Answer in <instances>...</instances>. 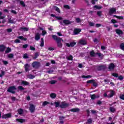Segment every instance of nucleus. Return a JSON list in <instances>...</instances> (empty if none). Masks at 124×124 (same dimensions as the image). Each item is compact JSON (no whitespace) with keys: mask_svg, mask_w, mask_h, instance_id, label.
I'll return each mask as SVG.
<instances>
[{"mask_svg":"<svg viewBox=\"0 0 124 124\" xmlns=\"http://www.w3.org/2000/svg\"><path fill=\"white\" fill-rule=\"evenodd\" d=\"M52 38L54 39V40H56L57 44V47H58V48H62V41H63L62 39L58 37V36L56 35H53Z\"/></svg>","mask_w":124,"mask_h":124,"instance_id":"1","label":"nucleus"},{"mask_svg":"<svg viewBox=\"0 0 124 124\" xmlns=\"http://www.w3.org/2000/svg\"><path fill=\"white\" fill-rule=\"evenodd\" d=\"M16 90H17L16 87L12 86L8 88V90H7V92H8V93H11L14 94L16 93V92H15Z\"/></svg>","mask_w":124,"mask_h":124,"instance_id":"2","label":"nucleus"},{"mask_svg":"<svg viewBox=\"0 0 124 124\" xmlns=\"http://www.w3.org/2000/svg\"><path fill=\"white\" fill-rule=\"evenodd\" d=\"M69 106V104L65 102H62L60 103V107L62 108V109H64V108H67Z\"/></svg>","mask_w":124,"mask_h":124,"instance_id":"3","label":"nucleus"},{"mask_svg":"<svg viewBox=\"0 0 124 124\" xmlns=\"http://www.w3.org/2000/svg\"><path fill=\"white\" fill-rule=\"evenodd\" d=\"M106 68V65H99L97 66V70L98 71H104Z\"/></svg>","mask_w":124,"mask_h":124,"instance_id":"4","label":"nucleus"},{"mask_svg":"<svg viewBox=\"0 0 124 124\" xmlns=\"http://www.w3.org/2000/svg\"><path fill=\"white\" fill-rule=\"evenodd\" d=\"M61 25L62 26H67V25H70L71 24V22L69 21L68 19H65L62 21V22H60Z\"/></svg>","mask_w":124,"mask_h":124,"instance_id":"5","label":"nucleus"},{"mask_svg":"<svg viewBox=\"0 0 124 124\" xmlns=\"http://www.w3.org/2000/svg\"><path fill=\"white\" fill-rule=\"evenodd\" d=\"M30 67H31V65L29 63H26L24 64V68L25 72H29L30 71Z\"/></svg>","mask_w":124,"mask_h":124,"instance_id":"6","label":"nucleus"},{"mask_svg":"<svg viewBox=\"0 0 124 124\" xmlns=\"http://www.w3.org/2000/svg\"><path fill=\"white\" fill-rule=\"evenodd\" d=\"M76 44V42H71L70 44L68 43H66V46L67 47H74L75 46V45Z\"/></svg>","mask_w":124,"mask_h":124,"instance_id":"7","label":"nucleus"},{"mask_svg":"<svg viewBox=\"0 0 124 124\" xmlns=\"http://www.w3.org/2000/svg\"><path fill=\"white\" fill-rule=\"evenodd\" d=\"M11 117H12L11 113L4 114L1 116L2 119H8L9 118H11Z\"/></svg>","mask_w":124,"mask_h":124,"instance_id":"8","label":"nucleus"},{"mask_svg":"<svg viewBox=\"0 0 124 124\" xmlns=\"http://www.w3.org/2000/svg\"><path fill=\"white\" fill-rule=\"evenodd\" d=\"M108 69L109 71H112L115 69V64L113 63H111L108 66Z\"/></svg>","mask_w":124,"mask_h":124,"instance_id":"9","label":"nucleus"},{"mask_svg":"<svg viewBox=\"0 0 124 124\" xmlns=\"http://www.w3.org/2000/svg\"><path fill=\"white\" fill-rule=\"evenodd\" d=\"M40 39V33L39 32H37L35 33V40L36 41H38Z\"/></svg>","mask_w":124,"mask_h":124,"instance_id":"10","label":"nucleus"},{"mask_svg":"<svg viewBox=\"0 0 124 124\" xmlns=\"http://www.w3.org/2000/svg\"><path fill=\"white\" fill-rule=\"evenodd\" d=\"M32 66L33 68L36 67V68H37V67H39V62H33L32 63Z\"/></svg>","mask_w":124,"mask_h":124,"instance_id":"11","label":"nucleus"},{"mask_svg":"<svg viewBox=\"0 0 124 124\" xmlns=\"http://www.w3.org/2000/svg\"><path fill=\"white\" fill-rule=\"evenodd\" d=\"M116 9L115 8H111L109 9V15H112V14H114V13H116Z\"/></svg>","mask_w":124,"mask_h":124,"instance_id":"12","label":"nucleus"},{"mask_svg":"<svg viewBox=\"0 0 124 124\" xmlns=\"http://www.w3.org/2000/svg\"><path fill=\"white\" fill-rule=\"evenodd\" d=\"M29 109L31 113H33L35 110V107L33 105H31Z\"/></svg>","mask_w":124,"mask_h":124,"instance_id":"13","label":"nucleus"},{"mask_svg":"<svg viewBox=\"0 0 124 124\" xmlns=\"http://www.w3.org/2000/svg\"><path fill=\"white\" fill-rule=\"evenodd\" d=\"M114 95H115V92L113 91H111L109 92V93L108 95V98L113 97V96H114Z\"/></svg>","mask_w":124,"mask_h":124,"instance_id":"14","label":"nucleus"},{"mask_svg":"<svg viewBox=\"0 0 124 124\" xmlns=\"http://www.w3.org/2000/svg\"><path fill=\"white\" fill-rule=\"evenodd\" d=\"M78 43L81 45H87V41L86 40H80Z\"/></svg>","mask_w":124,"mask_h":124,"instance_id":"15","label":"nucleus"},{"mask_svg":"<svg viewBox=\"0 0 124 124\" xmlns=\"http://www.w3.org/2000/svg\"><path fill=\"white\" fill-rule=\"evenodd\" d=\"M5 49H6L5 46L3 45H0V52H4V51L5 50Z\"/></svg>","mask_w":124,"mask_h":124,"instance_id":"16","label":"nucleus"},{"mask_svg":"<svg viewBox=\"0 0 124 124\" xmlns=\"http://www.w3.org/2000/svg\"><path fill=\"white\" fill-rule=\"evenodd\" d=\"M115 31L117 34H119V35L124 34V32L121 29H116Z\"/></svg>","mask_w":124,"mask_h":124,"instance_id":"17","label":"nucleus"},{"mask_svg":"<svg viewBox=\"0 0 124 124\" xmlns=\"http://www.w3.org/2000/svg\"><path fill=\"white\" fill-rule=\"evenodd\" d=\"M79 32H81V29H75L74 30V34H78Z\"/></svg>","mask_w":124,"mask_h":124,"instance_id":"18","label":"nucleus"},{"mask_svg":"<svg viewBox=\"0 0 124 124\" xmlns=\"http://www.w3.org/2000/svg\"><path fill=\"white\" fill-rule=\"evenodd\" d=\"M16 122H18V123H21V124H23L26 122V120L23 119H16Z\"/></svg>","mask_w":124,"mask_h":124,"instance_id":"19","label":"nucleus"},{"mask_svg":"<svg viewBox=\"0 0 124 124\" xmlns=\"http://www.w3.org/2000/svg\"><path fill=\"white\" fill-rule=\"evenodd\" d=\"M20 31H29V28L27 27H20Z\"/></svg>","mask_w":124,"mask_h":124,"instance_id":"20","label":"nucleus"},{"mask_svg":"<svg viewBox=\"0 0 124 124\" xmlns=\"http://www.w3.org/2000/svg\"><path fill=\"white\" fill-rule=\"evenodd\" d=\"M17 112L19 115H23V114H24V109L22 108L18 109Z\"/></svg>","mask_w":124,"mask_h":124,"instance_id":"21","label":"nucleus"},{"mask_svg":"<svg viewBox=\"0 0 124 124\" xmlns=\"http://www.w3.org/2000/svg\"><path fill=\"white\" fill-rule=\"evenodd\" d=\"M109 111L111 113H115V112H116V108L114 107H110L109 108Z\"/></svg>","mask_w":124,"mask_h":124,"instance_id":"22","label":"nucleus"},{"mask_svg":"<svg viewBox=\"0 0 124 124\" xmlns=\"http://www.w3.org/2000/svg\"><path fill=\"white\" fill-rule=\"evenodd\" d=\"M90 55L91 57H95V53L94 52V50H92L90 52Z\"/></svg>","mask_w":124,"mask_h":124,"instance_id":"23","label":"nucleus"},{"mask_svg":"<svg viewBox=\"0 0 124 124\" xmlns=\"http://www.w3.org/2000/svg\"><path fill=\"white\" fill-rule=\"evenodd\" d=\"M51 98L55 99L57 97V94L55 93H51L50 95Z\"/></svg>","mask_w":124,"mask_h":124,"instance_id":"24","label":"nucleus"},{"mask_svg":"<svg viewBox=\"0 0 124 124\" xmlns=\"http://www.w3.org/2000/svg\"><path fill=\"white\" fill-rule=\"evenodd\" d=\"M19 39H21V40H23L24 41H27V38L24 37L23 36H20L17 37Z\"/></svg>","mask_w":124,"mask_h":124,"instance_id":"25","label":"nucleus"},{"mask_svg":"<svg viewBox=\"0 0 124 124\" xmlns=\"http://www.w3.org/2000/svg\"><path fill=\"white\" fill-rule=\"evenodd\" d=\"M41 44H40V46L41 47H43L44 46V39L43 38H41Z\"/></svg>","mask_w":124,"mask_h":124,"instance_id":"26","label":"nucleus"},{"mask_svg":"<svg viewBox=\"0 0 124 124\" xmlns=\"http://www.w3.org/2000/svg\"><path fill=\"white\" fill-rule=\"evenodd\" d=\"M71 112H79L80 111V109L79 108H72L70 110Z\"/></svg>","mask_w":124,"mask_h":124,"instance_id":"27","label":"nucleus"},{"mask_svg":"<svg viewBox=\"0 0 124 124\" xmlns=\"http://www.w3.org/2000/svg\"><path fill=\"white\" fill-rule=\"evenodd\" d=\"M38 57H39V53H38V52H35L34 54V57H33V59L35 60V59H37V58H38Z\"/></svg>","mask_w":124,"mask_h":124,"instance_id":"28","label":"nucleus"},{"mask_svg":"<svg viewBox=\"0 0 124 124\" xmlns=\"http://www.w3.org/2000/svg\"><path fill=\"white\" fill-rule=\"evenodd\" d=\"M10 52H11V48L10 47H7L5 51V54H8Z\"/></svg>","mask_w":124,"mask_h":124,"instance_id":"29","label":"nucleus"},{"mask_svg":"<svg viewBox=\"0 0 124 124\" xmlns=\"http://www.w3.org/2000/svg\"><path fill=\"white\" fill-rule=\"evenodd\" d=\"M18 90H19L20 92H22L23 91H24V90H26V88H24L23 87V86H19L18 87Z\"/></svg>","mask_w":124,"mask_h":124,"instance_id":"30","label":"nucleus"},{"mask_svg":"<svg viewBox=\"0 0 124 124\" xmlns=\"http://www.w3.org/2000/svg\"><path fill=\"white\" fill-rule=\"evenodd\" d=\"M8 58H9V59H13L14 58V55L12 53H10L8 55Z\"/></svg>","mask_w":124,"mask_h":124,"instance_id":"31","label":"nucleus"},{"mask_svg":"<svg viewBox=\"0 0 124 124\" xmlns=\"http://www.w3.org/2000/svg\"><path fill=\"white\" fill-rule=\"evenodd\" d=\"M54 104H55V107L57 108V107H60V105H61V104L59 102H55Z\"/></svg>","mask_w":124,"mask_h":124,"instance_id":"32","label":"nucleus"},{"mask_svg":"<svg viewBox=\"0 0 124 124\" xmlns=\"http://www.w3.org/2000/svg\"><path fill=\"white\" fill-rule=\"evenodd\" d=\"M94 8H95L96 9H98V10H100L102 8V6H98V5H95L94 6Z\"/></svg>","mask_w":124,"mask_h":124,"instance_id":"33","label":"nucleus"},{"mask_svg":"<svg viewBox=\"0 0 124 124\" xmlns=\"http://www.w3.org/2000/svg\"><path fill=\"white\" fill-rule=\"evenodd\" d=\"M92 123H93V120H92V119H89L87 120V122H86V124H92Z\"/></svg>","mask_w":124,"mask_h":124,"instance_id":"34","label":"nucleus"},{"mask_svg":"<svg viewBox=\"0 0 124 124\" xmlns=\"http://www.w3.org/2000/svg\"><path fill=\"white\" fill-rule=\"evenodd\" d=\"M54 8H55V11H57V12H58V13H61V10H60V8L57 6H55Z\"/></svg>","mask_w":124,"mask_h":124,"instance_id":"35","label":"nucleus"},{"mask_svg":"<svg viewBox=\"0 0 124 124\" xmlns=\"http://www.w3.org/2000/svg\"><path fill=\"white\" fill-rule=\"evenodd\" d=\"M82 78H92V76L91 75H87V76H82Z\"/></svg>","mask_w":124,"mask_h":124,"instance_id":"36","label":"nucleus"},{"mask_svg":"<svg viewBox=\"0 0 124 124\" xmlns=\"http://www.w3.org/2000/svg\"><path fill=\"white\" fill-rule=\"evenodd\" d=\"M102 13V12L100 11H98L97 12V15L99 16V17H101V14Z\"/></svg>","mask_w":124,"mask_h":124,"instance_id":"37","label":"nucleus"},{"mask_svg":"<svg viewBox=\"0 0 124 124\" xmlns=\"http://www.w3.org/2000/svg\"><path fill=\"white\" fill-rule=\"evenodd\" d=\"M20 3L23 7H26V4H25V2H24V1H20Z\"/></svg>","mask_w":124,"mask_h":124,"instance_id":"38","label":"nucleus"},{"mask_svg":"<svg viewBox=\"0 0 124 124\" xmlns=\"http://www.w3.org/2000/svg\"><path fill=\"white\" fill-rule=\"evenodd\" d=\"M120 48L121 49V50H123V51H124V43H121L120 44Z\"/></svg>","mask_w":124,"mask_h":124,"instance_id":"39","label":"nucleus"},{"mask_svg":"<svg viewBox=\"0 0 124 124\" xmlns=\"http://www.w3.org/2000/svg\"><path fill=\"white\" fill-rule=\"evenodd\" d=\"M22 84L23 85H24L25 86H28V85H29V82H28L27 81H22Z\"/></svg>","mask_w":124,"mask_h":124,"instance_id":"40","label":"nucleus"},{"mask_svg":"<svg viewBox=\"0 0 124 124\" xmlns=\"http://www.w3.org/2000/svg\"><path fill=\"white\" fill-rule=\"evenodd\" d=\"M112 76L116 78H118V77H119V75L117 73H112Z\"/></svg>","mask_w":124,"mask_h":124,"instance_id":"41","label":"nucleus"},{"mask_svg":"<svg viewBox=\"0 0 124 124\" xmlns=\"http://www.w3.org/2000/svg\"><path fill=\"white\" fill-rule=\"evenodd\" d=\"M93 81H94L93 79L89 80H88V81H87V83L88 84H93Z\"/></svg>","mask_w":124,"mask_h":124,"instance_id":"42","label":"nucleus"},{"mask_svg":"<svg viewBox=\"0 0 124 124\" xmlns=\"http://www.w3.org/2000/svg\"><path fill=\"white\" fill-rule=\"evenodd\" d=\"M93 85V87H97V82L94 80Z\"/></svg>","mask_w":124,"mask_h":124,"instance_id":"43","label":"nucleus"},{"mask_svg":"<svg viewBox=\"0 0 124 124\" xmlns=\"http://www.w3.org/2000/svg\"><path fill=\"white\" fill-rule=\"evenodd\" d=\"M50 103L47 102V101H45L43 103V106H46V105H48V104H49Z\"/></svg>","mask_w":124,"mask_h":124,"instance_id":"44","label":"nucleus"},{"mask_svg":"<svg viewBox=\"0 0 124 124\" xmlns=\"http://www.w3.org/2000/svg\"><path fill=\"white\" fill-rule=\"evenodd\" d=\"M63 7L66 9H70V7L68 5H64Z\"/></svg>","mask_w":124,"mask_h":124,"instance_id":"45","label":"nucleus"},{"mask_svg":"<svg viewBox=\"0 0 124 124\" xmlns=\"http://www.w3.org/2000/svg\"><path fill=\"white\" fill-rule=\"evenodd\" d=\"M56 83H57V81L56 80H51L49 81V83L51 85H54V84H56Z\"/></svg>","mask_w":124,"mask_h":124,"instance_id":"46","label":"nucleus"},{"mask_svg":"<svg viewBox=\"0 0 124 124\" xmlns=\"http://www.w3.org/2000/svg\"><path fill=\"white\" fill-rule=\"evenodd\" d=\"M67 60H68V61H72V60H73V57L72 56V55L69 56Z\"/></svg>","mask_w":124,"mask_h":124,"instance_id":"47","label":"nucleus"},{"mask_svg":"<svg viewBox=\"0 0 124 124\" xmlns=\"http://www.w3.org/2000/svg\"><path fill=\"white\" fill-rule=\"evenodd\" d=\"M28 47H29V45L28 44L23 45L22 46V48L23 49H26V48H28Z\"/></svg>","mask_w":124,"mask_h":124,"instance_id":"48","label":"nucleus"},{"mask_svg":"<svg viewBox=\"0 0 124 124\" xmlns=\"http://www.w3.org/2000/svg\"><path fill=\"white\" fill-rule=\"evenodd\" d=\"M45 34H47V31H46L45 30H43L42 32V35L44 36V35H45Z\"/></svg>","mask_w":124,"mask_h":124,"instance_id":"49","label":"nucleus"},{"mask_svg":"<svg viewBox=\"0 0 124 124\" xmlns=\"http://www.w3.org/2000/svg\"><path fill=\"white\" fill-rule=\"evenodd\" d=\"M8 23L9 24H13L14 23V21L11 18H10L8 19Z\"/></svg>","mask_w":124,"mask_h":124,"instance_id":"50","label":"nucleus"},{"mask_svg":"<svg viewBox=\"0 0 124 124\" xmlns=\"http://www.w3.org/2000/svg\"><path fill=\"white\" fill-rule=\"evenodd\" d=\"M111 22L112 24H117V20H116L115 19H111Z\"/></svg>","mask_w":124,"mask_h":124,"instance_id":"51","label":"nucleus"},{"mask_svg":"<svg viewBox=\"0 0 124 124\" xmlns=\"http://www.w3.org/2000/svg\"><path fill=\"white\" fill-rule=\"evenodd\" d=\"M89 24L90 27H93V26H94V23L93 22H89Z\"/></svg>","mask_w":124,"mask_h":124,"instance_id":"52","label":"nucleus"},{"mask_svg":"<svg viewBox=\"0 0 124 124\" xmlns=\"http://www.w3.org/2000/svg\"><path fill=\"white\" fill-rule=\"evenodd\" d=\"M15 43H21V41L19 39H16L14 41Z\"/></svg>","mask_w":124,"mask_h":124,"instance_id":"53","label":"nucleus"},{"mask_svg":"<svg viewBox=\"0 0 124 124\" xmlns=\"http://www.w3.org/2000/svg\"><path fill=\"white\" fill-rule=\"evenodd\" d=\"M24 59H29V56H28V54L27 53L24 54L23 55Z\"/></svg>","mask_w":124,"mask_h":124,"instance_id":"54","label":"nucleus"},{"mask_svg":"<svg viewBox=\"0 0 124 124\" xmlns=\"http://www.w3.org/2000/svg\"><path fill=\"white\" fill-rule=\"evenodd\" d=\"M96 97L95 96V94H93V95H91V99L92 100L95 99Z\"/></svg>","mask_w":124,"mask_h":124,"instance_id":"55","label":"nucleus"},{"mask_svg":"<svg viewBox=\"0 0 124 124\" xmlns=\"http://www.w3.org/2000/svg\"><path fill=\"white\" fill-rule=\"evenodd\" d=\"M64 119H65V117H64V116H60V117H59V120L60 121H62V120H64Z\"/></svg>","mask_w":124,"mask_h":124,"instance_id":"56","label":"nucleus"},{"mask_svg":"<svg viewBox=\"0 0 124 124\" xmlns=\"http://www.w3.org/2000/svg\"><path fill=\"white\" fill-rule=\"evenodd\" d=\"M98 0H92L91 2L92 3V4H95V2H96V1H98Z\"/></svg>","mask_w":124,"mask_h":124,"instance_id":"57","label":"nucleus"},{"mask_svg":"<svg viewBox=\"0 0 124 124\" xmlns=\"http://www.w3.org/2000/svg\"><path fill=\"white\" fill-rule=\"evenodd\" d=\"M30 50L31 51H34L35 50V48L31 46H30Z\"/></svg>","mask_w":124,"mask_h":124,"instance_id":"58","label":"nucleus"},{"mask_svg":"<svg viewBox=\"0 0 124 124\" xmlns=\"http://www.w3.org/2000/svg\"><path fill=\"white\" fill-rule=\"evenodd\" d=\"M120 98L122 99V100H124V94L120 95Z\"/></svg>","mask_w":124,"mask_h":124,"instance_id":"59","label":"nucleus"},{"mask_svg":"<svg viewBox=\"0 0 124 124\" xmlns=\"http://www.w3.org/2000/svg\"><path fill=\"white\" fill-rule=\"evenodd\" d=\"M76 21L77 22V23H80L81 19H80V18H77L76 19Z\"/></svg>","mask_w":124,"mask_h":124,"instance_id":"60","label":"nucleus"},{"mask_svg":"<svg viewBox=\"0 0 124 124\" xmlns=\"http://www.w3.org/2000/svg\"><path fill=\"white\" fill-rule=\"evenodd\" d=\"M4 71H1V74H0V77H2L4 75Z\"/></svg>","mask_w":124,"mask_h":124,"instance_id":"61","label":"nucleus"},{"mask_svg":"<svg viewBox=\"0 0 124 124\" xmlns=\"http://www.w3.org/2000/svg\"><path fill=\"white\" fill-rule=\"evenodd\" d=\"M11 13H13L14 14H15V15H16V14H17V12H16V11L14 10H12L11 11Z\"/></svg>","mask_w":124,"mask_h":124,"instance_id":"62","label":"nucleus"},{"mask_svg":"<svg viewBox=\"0 0 124 124\" xmlns=\"http://www.w3.org/2000/svg\"><path fill=\"white\" fill-rule=\"evenodd\" d=\"M56 18L57 19V20H62V17L61 16H56Z\"/></svg>","mask_w":124,"mask_h":124,"instance_id":"63","label":"nucleus"},{"mask_svg":"<svg viewBox=\"0 0 124 124\" xmlns=\"http://www.w3.org/2000/svg\"><path fill=\"white\" fill-rule=\"evenodd\" d=\"M93 41L95 43H98V40L96 38L94 39Z\"/></svg>","mask_w":124,"mask_h":124,"instance_id":"64","label":"nucleus"}]
</instances>
